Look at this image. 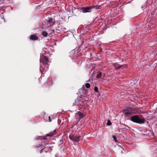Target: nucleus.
Listing matches in <instances>:
<instances>
[{
    "label": "nucleus",
    "instance_id": "18",
    "mask_svg": "<svg viewBox=\"0 0 157 157\" xmlns=\"http://www.w3.org/2000/svg\"><path fill=\"white\" fill-rule=\"evenodd\" d=\"M107 124L108 125H109L111 124V122L109 121V120H108Z\"/></svg>",
    "mask_w": 157,
    "mask_h": 157
},
{
    "label": "nucleus",
    "instance_id": "20",
    "mask_svg": "<svg viewBox=\"0 0 157 157\" xmlns=\"http://www.w3.org/2000/svg\"><path fill=\"white\" fill-rule=\"evenodd\" d=\"M49 36H52V35L51 34V33L50 34H49Z\"/></svg>",
    "mask_w": 157,
    "mask_h": 157
},
{
    "label": "nucleus",
    "instance_id": "9",
    "mask_svg": "<svg viewBox=\"0 0 157 157\" xmlns=\"http://www.w3.org/2000/svg\"><path fill=\"white\" fill-rule=\"evenodd\" d=\"M57 132V130L56 129L53 131L51 132L49 134H47L46 135V136H53L56 135Z\"/></svg>",
    "mask_w": 157,
    "mask_h": 157
},
{
    "label": "nucleus",
    "instance_id": "19",
    "mask_svg": "<svg viewBox=\"0 0 157 157\" xmlns=\"http://www.w3.org/2000/svg\"><path fill=\"white\" fill-rule=\"evenodd\" d=\"M48 118H49V122H51L52 121V120L51 119L50 117V116H49L48 117Z\"/></svg>",
    "mask_w": 157,
    "mask_h": 157
},
{
    "label": "nucleus",
    "instance_id": "13",
    "mask_svg": "<svg viewBox=\"0 0 157 157\" xmlns=\"http://www.w3.org/2000/svg\"><path fill=\"white\" fill-rule=\"evenodd\" d=\"M48 33L45 31L43 32L42 33V35L44 37H46L48 36Z\"/></svg>",
    "mask_w": 157,
    "mask_h": 157
},
{
    "label": "nucleus",
    "instance_id": "6",
    "mask_svg": "<svg viewBox=\"0 0 157 157\" xmlns=\"http://www.w3.org/2000/svg\"><path fill=\"white\" fill-rule=\"evenodd\" d=\"M81 137V136H76L71 135L69 136V139L75 142H78L79 141Z\"/></svg>",
    "mask_w": 157,
    "mask_h": 157
},
{
    "label": "nucleus",
    "instance_id": "3",
    "mask_svg": "<svg viewBox=\"0 0 157 157\" xmlns=\"http://www.w3.org/2000/svg\"><path fill=\"white\" fill-rule=\"evenodd\" d=\"M130 120L134 122L139 124L144 123L145 122V120L143 118H140L138 115H134L132 116Z\"/></svg>",
    "mask_w": 157,
    "mask_h": 157
},
{
    "label": "nucleus",
    "instance_id": "8",
    "mask_svg": "<svg viewBox=\"0 0 157 157\" xmlns=\"http://www.w3.org/2000/svg\"><path fill=\"white\" fill-rule=\"evenodd\" d=\"M113 65L116 69H119L122 67H123V68H126L127 67L126 65H121L117 63H114Z\"/></svg>",
    "mask_w": 157,
    "mask_h": 157
},
{
    "label": "nucleus",
    "instance_id": "2",
    "mask_svg": "<svg viewBox=\"0 0 157 157\" xmlns=\"http://www.w3.org/2000/svg\"><path fill=\"white\" fill-rule=\"evenodd\" d=\"M40 61L43 63V65H45V67H43L42 66H40V71L42 72V71H45L48 69V58L43 55H41L40 56Z\"/></svg>",
    "mask_w": 157,
    "mask_h": 157
},
{
    "label": "nucleus",
    "instance_id": "16",
    "mask_svg": "<svg viewBox=\"0 0 157 157\" xmlns=\"http://www.w3.org/2000/svg\"><path fill=\"white\" fill-rule=\"evenodd\" d=\"M94 90L95 92H98V88L97 86L95 87L94 88Z\"/></svg>",
    "mask_w": 157,
    "mask_h": 157
},
{
    "label": "nucleus",
    "instance_id": "4",
    "mask_svg": "<svg viewBox=\"0 0 157 157\" xmlns=\"http://www.w3.org/2000/svg\"><path fill=\"white\" fill-rule=\"evenodd\" d=\"M85 115L80 112H78L75 114V117L78 121L83 118L85 117Z\"/></svg>",
    "mask_w": 157,
    "mask_h": 157
},
{
    "label": "nucleus",
    "instance_id": "14",
    "mask_svg": "<svg viewBox=\"0 0 157 157\" xmlns=\"http://www.w3.org/2000/svg\"><path fill=\"white\" fill-rule=\"evenodd\" d=\"M101 72H99L97 75L96 76V78H101Z\"/></svg>",
    "mask_w": 157,
    "mask_h": 157
},
{
    "label": "nucleus",
    "instance_id": "10",
    "mask_svg": "<svg viewBox=\"0 0 157 157\" xmlns=\"http://www.w3.org/2000/svg\"><path fill=\"white\" fill-rule=\"evenodd\" d=\"M30 38L31 40H36L38 39V37L36 35H32L30 36Z\"/></svg>",
    "mask_w": 157,
    "mask_h": 157
},
{
    "label": "nucleus",
    "instance_id": "7",
    "mask_svg": "<svg viewBox=\"0 0 157 157\" xmlns=\"http://www.w3.org/2000/svg\"><path fill=\"white\" fill-rule=\"evenodd\" d=\"M51 144V143H46L44 145L43 147L41 145H39V146H36L37 150L39 152H40V153H41L42 151L44 149V148H45L46 147H48V146L45 147V146H46L47 145H50Z\"/></svg>",
    "mask_w": 157,
    "mask_h": 157
},
{
    "label": "nucleus",
    "instance_id": "5",
    "mask_svg": "<svg viewBox=\"0 0 157 157\" xmlns=\"http://www.w3.org/2000/svg\"><path fill=\"white\" fill-rule=\"evenodd\" d=\"M93 8V7L91 6L89 7H82L80 9V10L81 12L83 13L90 12L91 10Z\"/></svg>",
    "mask_w": 157,
    "mask_h": 157
},
{
    "label": "nucleus",
    "instance_id": "1",
    "mask_svg": "<svg viewBox=\"0 0 157 157\" xmlns=\"http://www.w3.org/2000/svg\"><path fill=\"white\" fill-rule=\"evenodd\" d=\"M144 113L143 111H140L139 109H137L136 111L134 108L131 107L127 108L123 111V114L126 117H129L132 114L139 113Z\"/></svg>",
    "mask_w": 157,
    "mask_h": 157
},
{
    "label": "nucleus",
    "instance_id": "21",
    "mask_svg": "<svg viewBox=\"0 0 157 157\" xmlns=\"http://www.w3.org/2000/svg\"><path fill=\"white\" fill-rule=\"evenodd\" d=\"M147 25H148V27L149 26V24H148V23H147V24H146V26H147Z\"/></svg>",
    "mask_w": 157,
    "mask_h": 157
},
{
    "label": "nucleus",
    "instance_id": "11",
    "mask_svg": "<svg viewBox=\"0 0 157 157\" xmlns=\"http://www.w3.org/2000/svg\"><path fill=\"white\" fill-rule=\"evenodd\" d=\"M83 99H84L85 100V101H86L87 100L88 98H87L85 96H83V97L82 98V103H79V104L81 105H83L85 103H84V101H83Z\"/></svg>",
    "mask_w": 157,
    "mask_h": 157
},
{
    "label": "nucleus",
    "instance_id": "15",
    "mask_svg": "<svg viewBox=\"0 0 157 157\" xmlns=\"http://www.w3.org/2000/svg\"><path fill=\"white\" fill-rule=\"evenodd\" d=\"M85 86L87 88H89L90 87V86L89 83H86L85 84Z\"/></svg>",
    "mask_w": 157,
    "mask_h": 157
},
{
    "label": "nucleus",
    "instance_id": "12",
    "mask_svg": "<svg viewBox=\"0 0 157 157\" xmlns=\"http://www.w3.org/2000/svg\"><path fill=\"white\" fill-rule=\"evenodd\" d=\"M48 22L49 24H50L51 25H52L53 24V19L52 18H49L48 19Z\"/></svg>",
    "mask_w": 157,
    "mask_h": 157
},
{
    "label": "nucleus",
    "instance_id": "17",
    "mask_svg": "<svg viewBox=\"0 0 157 157\" xmlns=\"http://www.w3.org/2000/svg\"><path fill=\"white\" fill-rule=\"evenodd\" d=\"M113 138L114 140H115L116 142H117V138L115 136H113Z\"/></svg>",
    "mask_w": 157,
    "mask_h": 157
}]
</instances>
